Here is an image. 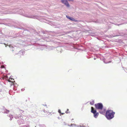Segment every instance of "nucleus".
<instances>
[{
  "label": "nucleus",
  "mask_w": 127,
  "mask_h": 127,
  "mask_svg": "<svg viewBox=\"0 0 127 127\" xmlns=\"http://www.w3.org/2000/svg\"><path fill=\"white\" fill-rule=\"evenodd\" d=\"M115 114V112L112 111L108 110L106 113V116L108 119L110 120L114 117V115Z\"/></svg>",
  "instance_id": "f257e3e1"
},
{
  "label": "nucleus",
  "mask_w": 127,
  "mask_h": 127,
  "mask_svg": "<svg viewBox=\"0 0 127 127\" xmlns=\"http://www.w3.org/2000/svg\"><path fill=\"white\" fill-rule=\"evenodd\" d=\"M96 108L98 109L102 110L103 108V105L101 103H98L95 104Z\"/></svg>",
  "instance_id": "f03ea898"
},
{
  "label": "nucleus",
  "mask_w": 127,
  "mask_h": 127,
  "mask_svg": "<svg viewBox=\"0 0 127 127\" xmlns=\"http://www.w3.org/2000/svg\"><path fill=\"white\" fill-rule=\"evenodd\" d=\"M2 79L4 80H5V81L4 84H6V83H7L8 82V77L7 74L4 73L2 76Z\"/></svg>",
  "instance_id": "7ed1b4c3"
},
{
  "label": "nucleus",
  "mask_w": 127,
  "mask_h": 127,
  "mask_svg": "<svg viewBox=\"0 0 127 127\" xmlns=\"http://www.w3.org/2000/svg\"><path fill=\"white\" fill-rule=\"evenodd\" d=\"M14 82V79L12 78L11 76H10L9 78V79H8V82L10 83V86H11L14 84L13 82Z\"/></svg>",
  "instance_id": "20e7f679"
},
{
  "label": "nucleus",
  "mask_w": 127,
  "mask_h": 127,
  "mask_svg": "<svg viewBox=\"0 0 127 127\" xmlns=\"http://www.w3.org/2000/svg\"><path fill=\"white\" fill-rule=\"evenodd\" d=\"M62 3L65 4L67 7H69L70 6L66 0H61Z\"/></svg>",
  "instance_id": "39448f33"
},
{
  "label": "nucleus",
  "mask_w": 127,
  "mask_h": 127,
  "mask_svg": "<svg viewBox=\"0 0 127 127\" xmlns=\"http://www.w3.org/2000/svg\"><path fill=\"white\" fill-rule=\"evenodd\" d=\"M8 46H9L10 48V50L12 51H14L16 48L17 49V47L16 46H14L12 45H8Z\"/></svg>",
  "instance_id": "423d86ee"
},
{
  "label": "nucleus",
  "mask_w": 127,
  "mask_h": 127,
  "mask_svg": "<svg viewBox=\"0 0 127 127\" xmlns=\"http://www.w3.org/2000/svg\"><path fill=\"white\" fill-rule=\"evenodd\" d=\"M66 17L70 19L72 21H74L75 22H77L79 21L77 20H75L74 18L72 17H70L68 16H66Z\"/></svg>",
  "instance_id": "0eeeda50"
},
{
  "label": "nucleus",
  "mask_w": 127,
  "mask_h": 127,
  "mask_svg": "<svg viewBox=\"0 0 127 127\" xmlns=\"http://www.w3.org/2000/svg\"><path fill=\"white\" fill-rule=\"evenodd\" d=\"M4 39L2 37H0V44L3 43L5 45V47H7V46L8 45V43L6 44L4 43H2Z\"/></svg>",
  "instance_id": "6e6552de"
},
{
  "label": "nucleus",
  "mask_w": 127,
  "mask_h": 127,
  "mask_svg": "<svg viewBox=\"0 0 127 127\" xmlns=\"http://www.w3.org/2000/svg\"><path fill=\"white\" fill-rule=\"evenodd\" d=\"M2 110V112L3 113H6L7 114L8 112V110L6 109L3 107H2L1 108Z\"/></svg>",
  "instance_id": "1a4fd4ad"
},
{
  "label": "nucleus",
  "mask_w": 127,
  "mask_h": 127,
  "mask_svg": "<svg viewBox=\"0 0 127 127\" xmlns=\"http://www.w3.org/2000/svg\"><path fill=\"white\" fill-rule=\"evenodd\" d=\"M17 122L19 125L23 124L24 123V121L23 119H21L17 121Z\"/></svg>",
  "instance_id": "9d476101"
},
{
  "label": "nucleus",
  "mask_w": 127,
  "mask_h": 127,
  "mask_svg": "<svg viewBox=\"0 0 127 127\" xmlns=\"http://www.w3.org/2000/svg\"><path fill=\"white\" fill-rule=\"evenodd\" d=\"M91 112L93 113V114H94L96 113V111L95 110L94 108L93 107H91Z\"/></svg>",
  "instance_id": "9b49d317"
},
{
  "label": "nucleus",
  "mask_w": 127,
  "mask_h": 127,
  "mask_svg": "<svg viewBox=\"0 0 127 127\" xmlns=\"http://www.w3.org/2000/svg\"><path fill=\"white\" fill-rule=\"evenodd\" d=\"M14 117L16 119H19V118L22 119L23 118L22 117V116H21V115H20L19 117V116H18L17 115H15L14 116Z\"/></svg>",
  "instance_id": "f8f14e48"
},
{
  "label": "nucleus",
  "mask_w": 127,
  "mask_h": 127,
  "mask_svg": "<svg viewBox=\"0 0 127 127\" xmlns=\"http://www.w3.org/2000/svg\"><path fill=\"white\" fill-rule=\"evenodd\" d=\"M26 17L29 18H36V17L33 16H30V15H26L25 16Z\"/></svg>",
  "instance_id": "ddd939ff"
},
{
  "label": "nucleus",
  "mask_w": 127,
  "mask_h": 127,
  "mask_svg": "<svg viewBox=\"0 0 127 127\" xmlns=\"http://www.w3.org/2000/svg\"><path fill=\"white\" fill-rule=\"evenodd\" d=\"M94 114V117L96 118L98 115L99 113L98 112H96Z\"/></svg>",
  "instance_id": "4468645a"
},
{
  "label": "nucleus",
  "mask_w": 127,
  "mask_h": 127,
  "mask_svg": "<svg viewBox=\"0 0 127 127\" xmlns=\"http://www.w3.org/2000/svg\"><path fill=\"white\" fill-rule=\"evenodd\" d=\"M9 117L10 118L9 120H12V119L13 118L12 116L10 114L9 115Z\"/></svg>",
  "instance_id": "2eb2a0df"
},
{
  "label": "nucleus",
  "mask_w": 127,
  "mask_h": 127,
  "mask_svg": "<svg viewBox=\"0 0 127 127\" xmlns=\"http://www.w3.org/2000/svg\"><path fill=\"white\" fill-rule=\"evenodd\" d=\"M76 126V125L75 124H71V125L70 126Z\"/></svg>",
  "instance_id": "dca6fc26"
},
{
  "label": "nucleus",
  "mask_w": 127,
  "mask_h": 127,
  "mask_svg": "<svg viewBox=\"0 0 127 127\" xmlns=\"http://www.w3.org/2000/svg\"><path fill=\"white\" fill-rule=\"evenodd\" d=\"M94 101H92V102H90V104L92 105H93L94 104Z\"/></svg>",
  "instance_id": "f3484780"
},
{
  "label": "nucleus",
  "mask_w": 127,
  "mask_h": 127,
  "mask_svg": "<svg viewBox=\"0 0 127 127\" xmlns=\"http://www.w3.org/2000/svg\"><path fill=\"white\" fill-rule=\"evenodd\" d=\"M104 63H105V64H107V63H109L110 62H111V61H110V62H105V61H104Z\"/></svg>",
  "instance_id": "a211bd4d"
},
{
  "label": "nucleus",
  "mask_w": 127,
  "mask_h": 127,
  "mask_svg": "<svg viewBox=\"0 0 127 127\" xmlns=\"http://www.w3.org/2000/svg\"><path fill=\"white\" fill-rule=\"evenodd\" d=\"M19 53H22V55H23V52H22V51H19Z\"/></svg>",
  "instance_id": "6ab92c4d"
},
{
  "label": "nucleus",
  "mask_w": 127,
  "mask_h": 127,
  "mask_svg": "<svg viewBox=\"0 0 127 127\" xmlns=\"http://www.w3.org/2000/svg\"><path fill=\"white\" fill-rule=\"evenodd\" d=\"M61 110L60 109H59V110H58V112L60 113H61Z\"/></svg>",
  "instance_id": "aec40b11"
},
{
  "label": "nucleus",
  "mask_w": 127,
  "mask_h": 127,
  "mask_svg": "<svg viewBox=\"0 0 127 127\" xmlns=\"http://www.w3.org/2000/svg\"><path fill=\"white\" fill-rule=\"evenodd\" d=\"M125 72H127V69H125Z\"/></svg>",
  "instance_id": "412c9836"
},
{
  "label": "nucleus",
  "mask_w": 127,
  "mask_h": 127,
  "mask_svg": "<svg viewBox=\"0 0 127 127\" xmlns=\"http://www.w3.org/2000/svg\"><path fill=\"white\" fill-rule=\"evenodd\" d=\"M68 109H67V111H66L65 112V113H67L68 112H67L68 111Z\"/></svg>",
  "instance_id": "4be33fe9"
},
{
  "label": "nucleus",
  "mask_w": 127,
  "mask_h": 127,
  "mask_svg": "<svg viewBox=\"0 0 127 127\" xmlns=\"http://www.w3.org/2000/svg\"><path fill=\"white\" fill-rule=\"evenodd\" d=\"M20 111H22V113H23V112H24V111H23V110H20Z\"/></svg>",
  "instance_id": "5701e85b"
},
{
  "label": "nucleus",
  "mask_w": 127,
  "mask_h": 127,
  "mask_svg": "<svg viewBox=\"0 0 127 127\" xmlns=\"http://www.w3.org/2000/svg\"><path fill=\"white\" fill-rule=\"evenodd\" d=\"M24 90H25V89H21V91H24Z\"/></svg>",
  "instance_id": "b1692460"
},
{
  "label": "nucleus",
  "mask_w": 127,
  "mask_h": 127,
  "mask_svg": "<svg viewBox=\"0 0 127 127\" xmlns=\"http://www.w3.org/2000/svg\"><path fill=\"white\" fill-rule=\"evenodd\" d=\"M23 127H29V126H24Z\"/></svg>",
  "instance_id": "393cba45"
},
{
  "label": "nucleus",
  "mask_w": 127,
  "mask_h": 127,
  "mask_svg": "<svg viewBox=\"0 0 127 127\" xmlns=\"http://www.w3.org/2000/svg\"><path fill=\"white\" fill-rule=\"evenodd\" d=\"M82 127V126H80L79 127V126H78V127Z\"/></svg>",
  "instance_id": "a878e982"
},
{
  "label": "nucleus",
  "mask_w": 127,
  "mask_h": 127,
  "mask_svg": "<svg viewBox=\"0 0 127 127\" xmlns=\"http://www.w3.org/2000/svg\"><path fill=\"white\" fill-rule=\"evenodd\" d=\"M100 112L101 113H103L102 112Z\"/></svg>",
  "instance_id": "bb28decb"
},
{
  "label": "nucleus",
  "mask_w": 127,
  "mask_h": 127,
  "mask_svg": "<svg viewBox=\"0 0 127 127\" xmlns=\"http://www.w3.org/2000/svg\"><path fill=\"white\" fill-rule=\"evenodd\" d=\"M82 127H85V126H82Z\"/></svg>",
  "instance_id": "cd10ccee"
},
{
  "label": "nucleus",
  "mask_w": 127,
  "mask_h": 127,
  "mask_svg": "<svg viewBox=\"0 0 127 127\" xmlns=\"http://www.w3.org/2000/svg\"><path fill=\"white\" fill-rule=\"evenodd\" d=\"M94 59L95 60V58H94Z\"/></svg>",
  "instance_id": "c85d7f7f"
},
{
  "label": "nucleus",
  "mask_w": 127,
  "mask_h": 127,
  "mask_svg": "<svg viewBox=\"0 0 127 127\" xmlns=\"http://www.w3.org/2000/svg\"><path fill=\"white\" fill-rule=\"evenodd\" d=\"M43 111H44V112L45 111L44 110H43Z\"/></svg>",
  "instance_id": "c756f323"
},
{
  "label": "nucleus",
  "mask_w": 127,
  "mask_h": 127,
  "mask_svg": "<svg viewBox=\"0 0 127 127\" xmlns=\"http://www.w3.org/2000/svg\"><path fill=\"white\" fill-rule=\"evenodd\" d=\"M62 114H63L64 113H62Z\"/></svg>",
  "instance_id": "7c9ffc66"
},
{
  "label": "nucleus",
  "mask_w": 127,
  "mask_h": 127,
  "mask_svg": "<svg viewBox=\"0 0 127 127\" xmlns=\"http://www.w3.org/2000/svg\"><path fill=\"white\" fill-rule=\"evenodd\" d=\"M45 105V106H46V105Z\"/></svg>",
  "instance_id": "2f4dec72"
},
{
  "label": "nucleus",
  "mask_w": 127,
  "mask_h": 127,
  "mask_svg": "<svg viewBox=\"0 0 127 127\" xmlns=\"http://www.w3.org/2000/svg\"><path fill=\"white\" fill-rule=\"evenodd\" d=\"M73 119H72V120H73Z\"/></svg>",
  "instance_id": "473e14b6"
}]
</instances>
